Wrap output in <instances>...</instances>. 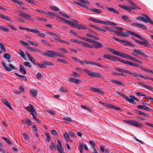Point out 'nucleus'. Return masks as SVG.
I'll use <instances>...</instances> for the list:
<instances>
[{
    "label": "nucleus",
    "instance_id": "obj_23",
    "mask_svg": "<svg viewBox=\"0 0 153 153\" xmlns=\"http://www.w3.org/2000/svg\"><path fill=\"white\" fill-rule=\"evenodd\" d=\"M30 93L34 97H36L37 94V91L35 89H31L30 90Z\"/></svg>",
    "mask_w": 153,
    "mask_h": 153
},
{
    "label": "nucleus",
    "instance_id": "obj_44",
    "mask_svg": "<svg viewBox=\"0 0 153 153\" xmlns=\"http://www.w3.org/2000/svg\"><path fill=\"white\" fill-rule=\"evenodd\" d=\"M136 19L137 20L142 21L144 22H147V21H146V19L144 17L140 16L137 17Z\"/></svg>",
    "mask_w": 153,
    "mask_h": 153
},
{
    "label": "nucleus",
    "instance_id": "obj_25",
    "mask_svg": "<svg viewBox=\"0 0 153 153\" xmlns=\"http://www.w3.org/2000/svg\"><path fill=\"white\" fill-rule=\"evenodd\" d=\"M91 76L92 77H98L100 78H102V76L98 73L92 72Z\"/></svg>",
    "mask_w": 153,
    "mask_h": 153
},
{
    "label": "nucleus",
    "instance_id": "obj_47",
    "mask_svg": "<svg viewBox=\"0 0 153 153\" xmlns=\"http://www.w3.org/2000/svg\"><path fill=\"white\" fill-rule=\"evenodd\" d=\"M0 48L4 52L6 51V50L4 47V45L2 43H0Z\"/></svg>",
    "mask_w": 153,
    "mask_h": 153
},
{
    "label": "nucleus",
    "instance_id": "obj_15",
    "mask_svg": "<svg viewBox=\"0 0 153 153\" xmlns=\"http://www.w3.org/2000/svg\"><path fill=\"white\" fill-rule=\"evenodd\" d=\"M138 84L141 86H143L145 88L150 90L152 91L153 92V88L148 86L147 85L144 84L143 83L141 82H139Z\"/></svg>",
    "mask_w": 153,
    "mask_h": 153
},
{
    "label": "nucleus",
    "instance_id": "obj_54",
    "mask_svg": "<svg viewBox=\"0 0 153 153\" xmlns=\"http://www.w3.org/2000/svg\"><path fill=\"white\" fill-rule=\"evenodd\" d=\"M55 39L57 42H59L63 43H65L66 42L64 40L60 39V38H55Z\"/></svg>",
    "mask_w": 153,
    "mask_h": 153
},
{
    "label": "nucleus",
    "instance_id": "obj_33",
    "mask_svg": "<svg viewBox=\"0 0 153 153\" xmlns=\"http://www.w3.org/2000/svg\"><path fill=\"white\" fill-rule=\"evenodd\" d=\"M91 27L96 30H97L99 31H100L102 32H105L106 31L102 28H100L97 27L96 26H95L94 25H91Z\"/></svg>",
    "mask_w": 153,
    "mask_h": 153
},
{
    "label": "nucleus",
    "instance_id": "obj_48",
    "mask_svg": "<svg viewBox=\"0 0 153 153\" xmlns=\"http://www.w3.org/2000/svg\"><path fill=\"white\" fill-rule=\"evenodd\" d=\"M130 56V55H128V54L126 53H123L121 54V56H120L125 58L129 59Z\"/></svg>",
    "mask_w": 153,
    "mask_h": 153
},
{
    "label": "nucleus",
    "instance_id": "obj_51",
    "mask_svg": "<svg viewBox=\"0 0 153 153\" xmlns=\"http://www.w3.org/2000/svg\"><path fill=\"white\" fill-rule=\"evenodd\" d=\"M50 8L55 11H59V9L56 6H50Z\"/></svg>",
    "mask_w": 153,
    "mask_h": 153
},
{
    "label": "nucleus",
    "instance_id": "obj_53",
    "mask_svg": "<svg viewBox=\"0 0 153 153\" xmlns=\"http://www.w3.org/2000/svg\"><path fill=\"white\" fill-rule=\"evenodd\" d=\"M19 54L24 59L25 58V54L24 52L21 49L19 50Z\"/></svg>",
    "mask_w": 153,
    "mask_h": 153
},
{
    "label": "nucleus",
    "instance_id": "obj_14",
    "mask_svg": "<svg viewBox=\"0 0 153 153\" xmlns=\"http://www.w3.org/2000/svg\"><path fill=\"white\" fill-rule=\"evenodd\" d=\"M131 25L134 26H136L138 27H140L144 30H146L147 29L146 27L143 24L134 23L131 24Z\"/></svg>",
    "mask_w": 153,
    "mask_h": 153
},
{
    "label": "nucleus",
    "instance_id": "obj_52",
    "mask_svg": "<svg viewBox=\"0 0 153 153\" xmlns=\"http://www.w3.org/2000/svg\"><path fill=\"white\" fill-rule=\"evenodd\" d=\"M27 41L29 43L33 46L36 47L38 46V45L36 43L30 40H28Z\"/></svg>",
    "mask_w": 153,
    "mask_h": 153
},
{
    "label": "nucleus",
    "instance_id": "obj_20",
    "mask_svg": "<svg viewBox=\"0 0 153 153\" xmlns=\"http://www.w3.org/2000/svg\"><path fill=\"white\" fill-rule=\"evenodd\" d=\"M106 8L109 11L113 12L114 13L116 14H119V12L115 10V9L113 7H106Z\"/></svg>",
    "mask_w": 153,
    "mask_h": 153
},
{
    "label": "nucleus",
    "instance_id": "obj_35",
    "mask_svg": "<svg viewBox=\"0 0 153 153\" xmlns=\"http://www.w3.org/2000/svg\"><path fill=\"white\" fill-rule=\"evenodd\" d=\"M2 139L4 140L8 144L10 145H13V143L8 138L5 137H1Z\"/></svg>",
    "mask_w": 153,
    "mask_h": 153
},
{
    "label": "nucleus",
    "instance_id": "obj_24",
    "mask_svg": "<svg viewBox=\"0 0 153 153\" xmlns=\"http://www.w3.org/2000/svg\"><path fill=\"white\" fill-rule=\"evenodd\" d=\"M73 21H71V23H70L69 25H71L73 27L75 28H77V26L78 24L77 23H78V21L73 20Z\"/></svg>",
    "mask_w": 153,
    "mask_h": 153
},
{
    "label": "nucleus",
    "instance_id": "obj_5",
    "mask_svg": "<svg viewBox=\"0 0 153 153\" xmlns=\"http://www.w3.org/2000/svg\"><path fill=\"white\" fill-rule=\"evenodd\" d=\"M29 106L30 108L31 109L30 111L32 112L31 114L32 115L33 118L36 121L37 123H39L41 122L40 120H39L35 116V115H37V113L35 109L33 106L31 104H29Z\"/></svg>",
    "mask_w": 153,
    "mask_h": 153
},
{
    "label": "nucleus",
    "instance_id": "obj_31",
    "mask_svg": "<svg viewBox=\"0 0 153 153\" xmlns=\"http://www.w3.org/2000/svg\"><path fill=\"white\" fill-rule=\"evenodd\" d=\"M14 74L19 76L22 80L27 81V78L24 76L19 75L16 73H15Z\"/></svg>",
    "mask_w": 153,
    "mask_h": 153
},
{
    "label": "nucleus",
    "instance_id": "obj_58",
    "mask_svg": "<svg viewBox=\"0 0 153 153\" xmlns=\"http://www.w3.org/2000/svg\"><path fill=\"white\" fill-rule=\"evenodd\" d=\"M23 64L25 66H27L29 68H31V65L30 64V63L28 62H25L23 63Z\"/></svg>",
    "mask_w": 153,
    "mask_h": 153
},
{
    "label": "nucleus",
    "instance_id": "obj_38",
    "mask_svg": "<svg viewBox=\"0 0 153 153\" xmlns=\"http://www.w3.org/2000/svg\"><path fill=\"white\" fill-rule=\"evenodd\" d=\"M135 111L136 112H137V113H138L140 115H142L143 116H144L145 117H148V118L149 117V116L146 113H145L144 112H142L140 111H139L138 110H135Z\"/></svg>",
    "mask_w": 153,
    "mask_h": 153
},
{
    "label": "nucleus",
    "instance_id": "obj_60",
    "mask_svg": "<svg viewBox=\"0 0 153 153\" xmlns=\"http://www.w3.org/2000/svg\"><path fill=\"white\" fill-rule=\"evenodd\" d=\"M26 54L27 56L28 57L29 59L30 60V61L31 62L34 59H33V58L31 56H30V55L29 54V53L27 52H26Z\"/></svg>",
    "mask_w": 153,
    "mask_h": 153
},
{
    "label": "nucleus",
    "instance_id": "obj_9",
    "mask_svg": "<svg viewBox=\"0 0 153 153\" xmlns=\"http://www.w3.org/2000/svg\"><path fill=\"white\" fill-rule=\"evenodd\" d=\"M68 81L71 83H74L76 84H79L82 82V81L80 79L74 78H70L68 79Z\"/></svg>",
    "mask_w": 153,
    "mask_h": 153
},
{
    "label": "nucleus",
    "instance_id": "obj_10",
    "mask_svg": "<svg viewBox=\"0 0 153 153\" xmlns=\"http://www.w3.org/2000/svg\"><path fill=\"white\" fill-rule=\"evenodd\" d=\"M114 69L119 72L126 73L128 74H129L132 75V72L129 71L128 70H127L124 69L120 68H114Z\"/></svg>",
    "mask_w": 153,
    "mask_h": 153
},
{
    "label": "nucleus",
    "instance_id": "obj_55",
    "mask_svg": "<svg viewBox=\"0 0 153 153\" xmlns=\"http://www.w3.org/2000/svg\"><path fill=\"white\" fill-rule=\"evenodd\" d=\"M121 42H122L124 43L125 46H129L130 42L127 40H122Z\"/></svg>",
    "mask_w": 153,
    "mask_h": 153
},
{
    "label": "nucleus",
    "instance_id": "obj_36",
    "mask_svg": "<svg viewBox=\"0 0 153 153\" xmlns=\"http://www.w3.org/2000/svg\"><path fill=\"white\" fill-rule=\"evenodd\" d=\"M119 35L123 37H128L129 36V34L126 32L121 31L119 33Z\"/></svg>",
    "mask_w": 153,
    "mask_h": 153
},
{
    "label": "nucleus",
    "instance_id": "obj_1",
    "mask_svg": "<svg viewBox=\"0 0 153 153\" xmlns=\"http://www.w3.org/2000/svg\"><path fill=\"white\" fill-rule=\"evenodd\" d=\"M127 32L131 35L136 37L143 41H139V42H138V44L144 46H145L147 47H151V45L149 43V41L146 39L145 38L143 37L140 35L137 34V33L133 32L130 30H127Z\"/></svg>",
    "mask_w": 153,
    "mask_h": 153
},
{
    "label": "nucleus",
    "instance_id": "obj_3",
    "mask_svg": "<svg viewBox=\"0 0 153 153\" xmlns=\"http://www.w3.org/2000/svg\"><path fill=\"white\" fill-rule=\"evenodd\" d=\"M89 19V20L95 22L99 23H102L105 25H110L113 26H116L117 25L116 24L114 23L109 21H106V22H105L103 21L95 19L92 18H90Z\"/></svg>",
    "mask_w": 153,
    "mask_h": 153
},
{
    "label": "nucleus",
    "instance_id": "obj_4",
    "mask_svg": "<svg viewBox=\"0 0 153 153\" xmlns=\"http://www.w3.org/2000/svg\"><path fill=\"white\" fill-rule=\"evenodd\" d=\"M123 122L126 124L132 125L138 127H139L140 126H143V125L141 123H139L137 121L133 120H123Z\"/></svg>",
    "mask_w": 153,
    "mask_h": 153
},
{
    "label": "nucleus",
    "instance_id": "obj_26",
    "mask_svg": "<svg viewBox=\"0 0 153 153\" xmlns=\"http://www.w3.org/2000/svg\"><path fill=\"white\" fill-rule=\"evenodd\" d=\"M0 18L4 19L5 20H7L10 22H12L13 20L10 18H9L7 16H6L4 15H3L0 14Z\"/></svg>",
    "mask_w": 153,
    "mask_h": 153
},
{
    "label": "nucleus",
    "instance_id": "obj_39",
    "mask_svg": "<svg viewBox=\"0 0 153 153\" xmlns=\"http://www.w3.org/2000/svg\"><path fill=\"white\" fill-rule=\"evenodd\" d=\"M29 49H31L33 51L37 52H42V51L41 50H40V49H38L36 48L32 47H30L29 48Z\"/></svg>",
    "mask_w": 153,
    "mask_h": 153
},
{
    "label": "nucleus",
    "instance_id": "obj_57",
    "mask_svg": "<svg viewBox=\"0 0 153 153\" xmlns=\"http://www.w3.org/2000/svg\"><path fill=\"white\" fill-rule=\"evenodd\" d=\"M63 135L66 141H68L69 140V136L68 135V134L67 132H65L64 133Z\"/></svg>",
    "mask_w": 153,
    "mask_h": 153
},
{
    "label": "nucleus",
    "instance_id": "obj_46",
    "mask_svg": "<svg viewBox=\"0 0 153 153\" xmlns=\"http://www.w3.org/2000/svg\"><path fill=\"white\" fill-rule=\"evenodd\" d=\"M0 29L5 32H8L9 31V29L7 27H6L3 26H0Z\"/></svg>",
    "mask_w": 153,
    "mask_h": 153
},
{
    "label": "nucleus",
    "instance_id": "obj_8",
    "mask_svg": "<svg viewBox=\"0 0 153 153\" xmlns=\"http://www.w3.org/2000/svg\"><path fill=\"white\" fill-rule=\"evenodd\" d=\"M56 52L52 51H48L47 52L43 53L42 55L48 57L55 58Z\"/></svg>",
    "mask_w": 153,
    "mask_h": 153
},
{
    "label": "nucleus",
    "instance_id": "obj_41",
    "mask_svg": "<svg viewBox=\"0 0 153 153\" xmlns=\"http://www.w3.org/2000/svg\"><path fill=\"white\" fill-rule=\"evenodd\" d=\"M77 28L79 30L80 29H83L84 30L88 29V28L87 27L85 26H84L82 25L78 24L77 26Z\"/></svg>",
    "mask_w": 153,
    "mask_h": 153
},
{
    "label": "nucleus",
    "instance_id": "obj_28",
    "mask_svg": "<svg viewBox=\"0 0 153 153\" xmlns=\"http://www.w3.org/2000/svg\"><path fill=\"white\" fill-rule=\"evenodd\" d=\"M110 81L111 82H112L113 83H114L116 84H117L120 85L122 86H123V85H124V84H123V83L121 82H120L119 81L117 80L111 79Z\"/></svg>",
    "mask_w": 153,
    "mask_h": 153
},
{
    "label": "nucleus",
    "instance_id": "obj_62",
    "mask_svg": "<svg viewBox=\"0 0 153 153\" xmlns=\"http://www.w3.org/2000/svg\"><path fill=\"white\" fill-rule=\"evenodd\" d=\"M79 1L81 3L89 4L90 2L86 0H80Z\"/></svg>",
    "mask_w": 153,
    "mask_h": 153
},
{
    "label": "nucleus",
    "instance_id": "obj_17",
    "mask_svg": "<svg viewBox=\"0 0 153 153\" xmlns=\"http://www.w3.org/2000/svg\"><path fill=\"white\" fill-rule=\"evenodd\" d=\"M22 123L24 124H27V125H30L32 124V122L29 119H26L22 120Z\"/></svg>",
    "mask_w": 153,
    "mask_h": 153
},
{
    "label": "nucleus",
    "instance_id": "obj_32",
    "mask_svg": "<svg viewBox=\"0 0 153 153\" xmlns=\"http://www.w3.org/2000/svg\"><path fill=\"white\" fill-rule=\"evenodd\" d=\"M89 10L91 11L94 12L96 13L100 14L102 13V11L98 9L95 8H89Z\"/></svg>",
    "mask_w": 153,
    "mask_h": 153
},
{
    "label": "nucleus",
    "instance_id": "obj_12",
    "mask_svg": "<svg viewBox=\"0 0 153 153\" xmlns=\"http://www.w3.org/2000/svg\"><path fill=\"white\" fill-rule=\"evenodd\" d=\"M94 44L93 47H94L96 48H100L103 47V45L100 42L96 41H94L93 43Z\"/></svg>",
    "mask_w": 153,
    "mask_h": 153
},
{
    "label": "nucleus",
    "instance_id": "obj_59",
    "mask_svg": "<svg viewBox=\"0 0 153 153\" xmlns=\"http://www.w3.org/2000/svg\"><path fill=\"white\" fill-rule=\"evenodd\" d=\"M45 111L46 113L50 114L52 115H54L55 114V112L51 110H46Z\"/></svg>",
    "mask_w": 153,
    "mask_h": 153
},
{
    "label": "nucleus",
    "instance_id": "obj_63",
    "mask_svg": "<svg viewBox=\"0 0 153 153\" xmlns=\"http://www.w3.org/2000/svg\"><path fill=\"white\" fill-rule=\"evenodd\" d=\"M63 119L64 120H66L68 122H71L72 120L69 117H65L63 118Z\"/></svg>",
    "mask_w": 153,
    "mask_h": 153
},
{
    "label": "nucleus",
    "instance_id": "obj_6",
    "mask_svg": "<svg viewBox=\"0 0 153 153\" xmlns=\"http://www.w3.org/2000/svg\"><path fill=\"white\" fill-rule=\"evenodd\" d=\"M1 64L4 67L5 70L8 71H10L12 70V69H17V68L15 67L12 64L9 63L8 64L9 66L11 68H9L6 66L5 63L3 61H1Z\"/></svg>",
    "mask_w": 153,
    "mask_h": 153
},
{
    "label": "nucleus",
    "instance_id": "obj_40",
    "mask_svg": "<svg viewBox=\"0 0 153 153\" xmlns=\"http://www.w3.org/2000/svg\"><path fill=\"white\" fill-rule=\"evenodd\" d=\"M118 7H121V8L124 9L128 12H130V11L128 7H126L124 5H119Z\"/></svg>",
    "mask_w": 153,
    "mask_h": 153
},
{
    "label": "nucleus",
    "instance_id": "obj_19",
    "mask_svg": "<svg viewBox=\"0 0 153 153\" xmlns=\"http://www.w3.org/2000/svg\"><path fill=\"white\" fill-rule=\"evenodd\" d=\"M132 76L134 77H140L142 78H143L144 79H146L147 77L145 76L140 75V74L136 73L134 72H132Z\"/></svg>",
    "mask_w": 153,
    "mask_h": 153
},
{
    "label": "nucleus",
    "instance_id": "obj_42",
    "mask_svg": "<svg viewBox=\"0 0 153 153\" xmlns=\"http://www.w3.org/2000/svg\"><path fill=\"white\" fill-rule=\"evenodd\" d=\"M127 65H131V66H135V67H138L139 66L136 63H134V62H132L128 61V62Z\"/></svg>",
    "mask_w": 153,
    "mask_h": 153
},
{
    "label": "nucleus",
    "instance_id": "obj_22",
    "mask_svg": "<svg viewBox=\"0 0 153 153\" xmlns=\"http://www.w3.org/2000/svg\"><path fill=\"white\" fill-rule=\"evenodd\" d=\"M19 71L23 74H25L26 73V71L24 67L21 65H19Z\"/></svg>",
    "mask_w": 153,
    "mask_h": 153
},
{
    "label": "nucleus",
    "instance_id": "obj_7",
    "mask_svg": "<svg viewBox=\"0 0 153 153\" xmlns=\"http://www.w3.org/2000/svg\"><path fill=\"white\" fill-rule=\"evenodd\" d=\"M19 16L26 19L29 20L30 21H33L34 20L31 17L30 15L23 12H21Z\"/></svg>",
    "mask_w": 153,
    "mask_h": 153
},
{
    "label": "nucleus",
    "instance_id": "obj_18",
    "mask_svg": "<svg viewBox=\"0 0 153 153\" xmlns=\"http://www.w3.org/2000/svg\"><path fill=\"white\" fill-rule=\"evenodd\" d=\"M79 44H81L84 47L87 48H93V46L90 45L88 43H86L85 42H80Z\"/></svg>",
    "mask_w": 153,
    "mask_h": 153
},
{
    "label": "nucleus",
    "instance_id": "obj_37",
    "mask_svg": "<svg viewBox=\"0 0 153 153\" xmlns=\"http://www.w3.org/2000/svg\"><path fill=\"white\" fill-rule=\"evenodd\" d=\"M122 18L123 20H125L128 22L131 23V20L129 19V18L127 16H122Z\"/></svg>",
    "mask_w": 153,
    "mask_h": 153
},
{
    "label": "nucleus",
    "instance_id": "obj_29",
    "mask_svg": "<svg viewBox=\"0 0 153 153\" xmlns=\"http://www.w3.org/2000/svg\"><path fill=\"white\" fill-rule=\"evenodd\" d=\"M115 61L116 60H117L119 61V62H121L122 63H123L124 64H127V65L128 62V61L123 60V59H122L120 58L117 57L116 56L115 57Z\"/></svg>",
    "mask_w": 153,
    "mask_h": 153
},
{
    "label": "nucleus",
    "instance_id": "obj_50",
    "mask_svg": "<svg viewBox=\"0 0 153 153\" xmlns=\"http://www.w3.org/2000/svg\"><path fill=\"white\" fill-rule=\"evenodd\" d=\"M59 91L63 93H66L68 92L67 89L65 88H64L63 87H61L60 88Z\"/></svg>",
    "mask_w": 153,
    "mask_h": 153
},
{
    "label": "nucleus",
    "instance_id": "obj_49",
    "mask_svg": "<svg viewBox=\"0 0 153 153\" xmlns=\"http://www.w3.org/2000/svg\"><path fill=\"white\" fill-rule=\"evenodd\" d=\"M37 65L38 66L42 68H46V66L45 65V61H44L43 62L42 64L38 63L37 64Z\"/></svg>",
    "mask_w": 153,
    "mask_h": 153
},
{
    "label": "nucleus",
    "instance_id": "obj_30",
    "mask_svg": "<svg viewBox=\"0 0 153 153\" xmlns=\"http://www.w3.org/2000/svg\"><path fill=\"white\" fill-rule=\"evenodd\" d=\"M115 61L116 60H117L119 61V62H121L122 63H123L124 64H127V65L128 62V61L123 60V59H122L120 58L117 57L116 56L115 57Z\"/></svg>",
    "mask_w": 153,
    "mask_h": 153
},
{
    "label": "nucleus",
    "instance_id": "obj_13",
    "mask_svg": "<svg viewBox=\"0 0 153 153\" xmlns=\"http://www.w3.org/2000/svg\"><path fill=\"white\" fill-rule=\"evenodd\" d=\"M58 145H57V149L58 151L60 152L63 150L64 149L62 146L60 141L59 140H57Z\"/></svg>",
    "mask_w": 153,
    "mask_h": 153
},
{
    "label": "nucleus",
    "instance_id": "obj_43",
    "mask_svg": "<svg viewBox=\"0 0 153 153\" xmlns=\"http://www.w3.org/2000/svg\"><path fill=\"white\" fill-rule=\"evenodd\" d=\"M20 42L22 43L23 45L25 46L28 49H29V48L30 47V46H29V44L27 43V42H25L24 41L20 40Z\"/></svg>",
    "mask_w": 153,
    "mask_h": 153
},
{
    "label": "nucleus",
    "instance_id": "obj_56",
    "mask_svg": "<svg viewBox=\"0 0 153 153\" xmlns=\"http://www.w3.org/2000/svg\"><path fill=\"white\" fill-rule=\"evenodd\" d=\"M84 72L87 74L88 75L90 76H91V74L92 71L86 69H84Z\"/></svg>",
    "mask_w": 153,
    "mask_h": 153
},
{
    "label": "nucleus",
    "instance_id": "obj_45",
    "mask_svg": "<svg viewBox=\"0 0 153 153\" xmlns=\"http://www.w3.org/2000/svg\"><path fill=\"white\" fill-rule=\"evenodd\" d=\"M3 57L7 59H9L11 58V56L9 53H5L3 55Z\"/></svg>",
    "mask_w": 153,
    "mask_h": 153
},
{
    "label": "nucleus",
    "instance_id": "obj_34",
    "mask_svg": "<svg viewBox=\"0 0 153 153\" xmlns=\"http://www.w3.org/2000/svg\"><path fill=\"white\" fill-rule=\"evenodd\" d=\"M73 3L75 4H77L82 7L85 8H86L87 9H89L90 8L89 7L87 6H86L84 4H83L79 3V2H77L76 1H74Z\"/></svg>",
    "mask_w": 153,
    "mask_h": 153
},
{
    "label": "nucleus",
    "instance_id": "obj_64",
    "mask_svg": "<svg viewBox=\"0 0 153 153\" xmlns=\"http://www.w3.org/2000/svg\"><path fill=\"white\" fill-rule=\"evenodd\" d=\"M46 136V140L48 142H49L50 140H49L51 138L49 135V134L48 133H46L45 134Z\"/></svg>",
    "mask_w": 153,
    "mask_h": 153
},
{
    "label": "nucleus",
    "instance_id": "obj_27",
    "mask_svg": "<svg viewBox=\"0 0 153 153\" xmlns=\"http://www.w3.org/2000/svg\"><path fill=\"white\" fill-rule=\"evenodd\" d=\"M137 107L139 108L143 109L147 111H150L151 110V109L150 108L147 107L142 105H138L137 106Z\"/></svg>",
    "mask_w": 153,
    "mask_h": 153
},
{
    "label": "nucleus",
    "instance_id": "obj_11",
    "mask_svg": "<svg viewBox=\"0 0 153 153\" xmlns=\"http://www.w3.org/2000/svg\"><path fill=\"white\" fill-rule=\"evenodd\" d=\"M129 97L131 99H130L128 97L126 100L130 103L134 104L135 102L133 100H134L137 101H139L138 100L133 96L130 95Z\"/></svg>",
    "mask_w": 153,
    "mask_h": 153
},
{
    "label": "nucleus",
    "instance_id": "obj_21",
    "mask_svg": "<svg viewBox=\"0 0 153 153\" xmlns=\"http://www.w3.org/2000/svg\"><path fill=\"white\" fill-rule=\"evenodd\" d=\"M90 90L91 91L94 92L99 93L101 94H104L103 92L99 89L92 87L90 88Z\"/></svg>",
    "mask_w": 153,
    "mask_h": 153
},
{
    "label": "nucleus",
    "instance_id": "obj_61",
    "mask_svg": "<svg viewBox=\"0 0 153 153\" xmlns=\"http://www.w3.org/2000/svg\"><path fill=\"white\" fill-rule=\"evenodd\" d=\"M57 60L59 62H62L66 64H68V62L64 59H58Z\"/></svg>",
    "mask_w": 153,
    "mask_h": 153
},
{
    "label": "nucleus",
    "instance_id": "obj_16",
    "mask_svg": "<svg viewBox=\"0 0 153 153\" xmlns=\"http://www.w3.org/2000/svg\"><path fill=\"white\" fill-rule=\"evenodd\" d=\"M115 56H110L109 54H105L103 55V57L104 58L109 59L112 61H115Z\"/></svg>",
    "mask_w": 153,
    "mask_h": 153
},
{
    "label": "nucleus",
    "instance_id": "obj_2",
    "mask_svg": "<svg viewBox=\"0 0 153 153\" xmlns=\"http://www.w3.org/2000/svg\"><path fill=\"white\" fill-rule=\"evenodd\" d=\"M19 29L21 30H25L27 31L30 32L34 33H36L38 36H41L43 38L45 36V35L44 33H41L40 31L38 30L32 29H30L29 28L22 27H20Z\"/></svg>",
    "mask_w": 153,
    "mask_h": 153
}]
</instances>
